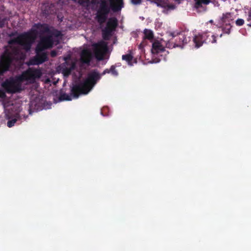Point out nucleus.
<instances>
[{
	"label": "nucleus",
	"instance_id": "nucleus-1",
	"mask_svg": "<svg viewBox=\"0 0 251 251\" xmlns=\"http://www.w3.org/2000/svg\"><path fill=\"white\" fill-rule=\"evenodd\" d=\"M92 3L95 5V20L100 25L106 21L111 10L118 12L124 7L123 0H110V3L106 0H99Z\"/></svg>",
	"mask_w": 251,
	"mask_h": 251
},
{
	"label": "nucleus",
	"instance_id": "nucleus-2",
	"mask_svg": "<svg viewBox=\"0 0 251 251\" xmlns=\"http://www.w3.org/2000/svg\"><path fill=\"white\" fill-rule=\"evenodd\" d=\"M101 78V75L97 70L90 72L87 78L83 81L75 84L71 88L73 96L78 98L80 94H87Z\"/></svg>",
	"mask_w": 251,
	"mask_h": 251
},
{
	"label": "nucleus",
	"instance_id": "nucleus-3",
	"mask_svg": "<svg viewBox=\"0 0 251 251\" xmlns=\"http://www.w3.org/2000/svg\"><path fill=\"white\" fill-rule=\"evenodd\" d=\"M37 32L33 31L30 32H25L18 35L17 37L10 39L8 41L10 45H19L26 50H29L32 43L36 38Z\"/></svg>",
	"mask_w": 251,
	"mask_h": 251
},
{
	"label": "nucleus",
	"instance_id": "nucleus-4",
	"mask_svg": "<svg viewBox=\"0 0 251 251\" xmlns=\"http://www.w3.org/2000/svg\"><path fill=\"white\" fill-rule=\"evenodd\" d=\"M42 75V73L40 69L29 68L22 73V75L18 77V80L20 81L26 80L33 83L36 79L40 78Z\"/></svg>",
	"mask_w": 251,
	"mask_h": 251
},
{
	"label": "nucleus",
	"instance_id": "nucleus-5",
	"mask_svg": "<svg viewBox=\"0 0 251 251\" xmlns=\"http://www.w3.org/2000/svg\"><path fill=\"white\" fill-rule=\"evenodd\" d=\"M216 37L214 35H210L207 33H203L202 34H198L193 38V42L195 47L197 48L200 47L204 43H215L216 42Z\"/></svg>",
	"mask_w": 251,
	"mask_h": 251
},
{
	"label": "nucleus",
	"instance_id": "nucleus-6",
	"mask_svg": "<svg viewBox=\"0 0 251 251\" xmlns=\"http://www.w3.org/2000/svg\"><path fill=\"white\" fill-rule=\"evenodd\" d=\"M2 87L8 93H15L21 90V85L17 80H6L2 84Z\"/></svg>",
	"mask_w": 251,
	"mask_h": 251
},
{
	"label": "nucleus",
	"instance_id": "nucleus-7",
	"mask_svg": "<svg viewBox=\"0 0 251 251\" xmlns=\"http://www.w3.org/2000/svg\"><path fill=\"white\" fill-rule=\"evenodd\" d=\"M54 43L51 35H46L41 37L40 40L36 47V50L43 51L46 49L51 48Z\"/></svg>",
	"mask_w": 251,
	"mask_h": 251
},
{
	"label": "nucleus",
	"instance_id": "nucleus-8",
	"mask_svg": "<svg viewBox=\"0 0 251 251\" xmlns=\"http://www.w3.org/2000/svg\"><path fill=\"white\" fill-rule=\"evenodd\" d=\"M188 34V31L181 32L176 34H175V32H172L171 33V35L173 37H176V35L178 36V38L176 39V43L175 44L176 47H182L190 41L191 39Z\"/></svg>",
	"mask_w": 251,
	"mask_h": 251
},
{
	"label": "nucleus",
	"instance_id": "nucleus-9",
	"mask_svg": "<svg viewBox=\"0 0 251 251\" xmlns=\"http://www.w3.org/2000/svg\"><path fill=\"white\" fill-rule=\"evenodd\" d=\"M94 51L96 56L100 59H102L103 55L106 52L108 49L107 44L103 41L99 42L97 43L94 44Z\"/></svg>",
	"mask_w": 251,
	"mask_h": 251
},
{
	"label": "nucleus",
	"instance_id": "nucleus-10",
	"mask_svg": "<svg viewBox=\"0 0 251 251\" xmlns=\"http://www.w3.org/2000/svg\"><path fill=\"white\" fill-rule=\"evenodd\" d=\"M36 54L33 58L30 60V64L31 65H40L48 60L47 52L43 51L36 50Z\"/></svg>",
	"mask_w": 251,
	"mask_h": 251
},
{
	"label": "nucleus",
	"instance_id": "nucleus-11",
	"mask_svg": "<svg viewBox=\"0 0 251 251\" xmlns=\"http://www.w3.org/2000/svg\"><path fill=\"white\" fill-rule=\"evenodd\" d=\"M92 57V53L88 50H83L80 53V60L82 63L89 65Z\"/></svg>",
	"mask_w": 251,
	"mask_h": 251
},
{
	"label": "nucleus",
	"instance_id": "nucleus-12",
	"mask_svg": "<svg viewBox=\"0 0 251 251\" xmlns=\"http://www.w3.org/2000/svg\"><path fill=\"white\" fill-rule=\"evenodd\" d=\"M164 47L159 42H155L152 45L151 52L153 54H158L164 51Z\"/></svg>",
	"mask_w": 251,
	"mask_h": 251
},
{
	"label": "nucleus",
	"instance_id": "nucleus-13",
	"mask_svg": "<svg viewBox=\"0 0 251 251\" xmlns=\"http://www.w3.org/2000/svg\"><path fill=\"white\" fill-rule=\"evenodd\" d=\"M118 25V20L116 18H110L107 22L105 27L114 30Z\"/></svg>",
	"mask_w": 251,
	"mask_h": 251
},
{
	"label": "nucleus",
	"instance_id": "nucleus-14",
	"mask_svg": "<svg viewBox=\"0 0 251 251\" xmlns=\"http://www.w3.org/2000/svg\"><path fill=\"white\" fill-rule=\"evenodd\" d=\"M220 20L221 24L230 23V21L232 20L231 13L230 12L223 13Z\"/></svg>",
	"mask_w": 251,
	"mask_h": 251
},
{
	"label": "nucleus",
	"instance_id": "nucleus-15",
	"mask_svg": "<svg viewBox=\"0 0 251 251\" xmlns=\"http://www.w3.org/2000/svg\"><path fill=\"white\" fill-rule=\"evenodd\" d=\"M113 30L108 28L105 27L102 30V35L103 39L105 40H109L110 37L111 36L112 32Z\"/></svg>",
	"mask_w": 251,
	"mask_h": 251
},
{
	"label": "nucleus",
	"instance_id": "nucleus-16",
	"mask_svg": "<svg viewBox=\"0 0 251 251\" xmlns=\"http://www.w3.org/2000/svg\"><path fill=\"white\" fill-rule=\"evenodd\" d=\"M72 97H74L75 98H76L73 95L72 93V92L71 91V95H69L65 93H61L59 97V100L60 101H64V100H71L72 99Z\"/></svg>",
	"mask_w": 251,
	"mask_h": 251
},
{
	"label": "nucleus",
	"instance_id": "nucleus-17",
	"mask_svg": "<svg viewBox=\"0 0 251 251\" xmlns=\"http://www.w3.org/2000/svg\"><path fill=\"white\" fill-rule=\"evenodd\" d=\"M133 59V56L131 54H126L122 55V59L126 61L129 66L133 65V62H132Z\"/></svg>",
	"mask_w": 251,
	"mask_h": 251
},
{
	"label": "nucleus",
	"instance_id": "nucleus-18",
	"mask_svg": "<svg viewBox=\"0 0 251 251\" xmlns=\"http://www.w3.org/2000/svg\"><path fill=\"white\" fill-rule=\"evenodd\" d=\"M75 64L74 63H72L71 66L69 68L65 67L63 69L62 72L63 74L65 76H68L70 75L72 71L75 69Z\"/></svg>",
	"mask_w": 251,
	"mask_h": 251
},
{
	"label": "nucleus",
	"instance_id": "nucleus-19",
	"mask_svg": "<svg viewBox=\"0 0 251 251\" xmlns=\"http://www.w3.org/2000/svg\"><path fill=\"white\" fill-rule=\"evenodd\" d=\"M144 38L148 39L149 40L153 39L154 37L153 33L150 29H145L144 30Z\"/></svg>",
	"mask_w": 251,
	"mask_h": 251
},
{
	"label": "nucleus",
	"instance_id": "nucleus-20",
	"mask_svg": "<svg viewBox=\"0 0 251 251\" xmlns=\"http://www.w3.org/2000/svg\"><path fill=\"white\" fill-rule=\"evenodd\" d=\"M221 27L224 33L229 34L232 26L231 25L230 23H226L222 24Z\"/></svg>",
	"mask_w": 251,
	"mask_h": 251
},
{
	"label": "nucleus",
	"instance_id": "nucleus-21",
	"mask_svg": "<svg viewBox=\"0 0 251 251\" xmlns=\"http://www.w3.org/2000/svg\"><path fill=\"white\" fill-rule=\"evenodd\" d=\"M210 2L209 0H196L195 7L199 8L202 7V4L207 5Z\"/></svg>",
	"mask_w": 251,
	"mask_h": 251
},
{
	"label": "nucleus",
	"instance_id": "nucleus-22",
	"mask_svg": "<svg viewBox=\"0 0 251 251\" xmlns=\"http://www.w3.org/2000/svg\"><path fill=\"white\" fill-rule=\"evenodd\" d=\"M110 73L113 76H117L118 75V72L116 70V67L114 65H112L109 69Z\"/></svg>",
	"mask_w": 251,
	"mask_h": 251
},
{
	"label": "nucleus",
	"instance_id": "nucleus-23",
	"mask_svg": "<svg viewBox=\"0 0 251 251\" xmlns=\"http://www.w3.org/2000/svg\"><path fill=\"white\" fill-rule=\"evenodd\" d=\"M7 21V18L6 17H2L0 16V28L4 27Z\"/></svg>",
	"mask_w": 251,
	"mask_h": 251
},
{
	"label": "nucleus",
	"instance_id": "nucleus-24",
	"mask_svg": "<svg viewBox=\"0 0 251 251\" xmlns=\"http://www.w3.org/2000/svg\"><path fill=\"white\" fill-rule=\"evenodd\" d=\"M17 119L16 118H14V119H13L11 120H9L8 122H7V126L9 127H12L14 124H15V123L17 122Z\"/></svg>",
	"mask_w": 251,
	"mask_h": 251
},
{
	"label": "nucleus",
	"instance_id": "nucleus-25",
	"mask_svg": "<svg viewBox=\"0 0 251 251\" xmlns=\"http://www.w3.org/2000/svg\"><path fill=\"white\" fill-rule=\"evenodd\" d=\"M235 24L237 26H242L244 24V20L242 19H238L236 21Z\"/></svg>",
	"mask_w": 251,
	"mask_h": 251
},
{
	"label": "nucleus",
	"instance_id": "nucleus-26",
	"mask_svg": "<svg viewBox=\"0 0 251 251\" xmlns=\"http://www.w3.org/2000/svg\"><path fill=\"white\" fill-rule=\"evenodd\" d=\"M247 21L248 22L247 25L251 27V10L249 12V14L247 19Z\"/></svg>",
	"mask_w": 251,
	"mask_h": 251
},
{
	"label": "nucleus",
	"instance_id": "nucleus-27",
	"mask_svg": "<svg viewBox=\"0 0 251 251\" xmlns=\"http://www.w3.org/2000/svg\"><path fill=\"white\" fill-rule=\"evenodd\" d=\"M50 55L51 57H55L57 55V51L56 50H52L50 51Z\"/></svg>",
	"mask_w": 251,
	"mask_h": 251
},
{
	"label": "nucleus",
	"instance_id": "nucleus-28",
	"mask_svg": "<svg viewBox=\"0 0 251 251\" xmlns=\"http://www.w3.org/2000/svg\"><path fill=\"white\" fill-rule=\"evenodd\" d=\"M5 97L6 94L5 92L3 90L0 89V98L4 99L5 98Z\"/></svg>",
	"mask_w": 251,
	"mask_h": 251
},
{
	"label": "nucleus",
	"instance_id": "nucleus-29",
	"mask_svg": "<svg viewBox=\"0 0 251 251\" xmlns=\"http://www.w3.org/2000/svg\"><path fill=\"white\" fill-rule=\"evenodd\" d=\"M108 73H110L109 70L108 69H106L104 70L103 71V72L100 75H101V76L102 75H105L106 74H108Z\"/></svg>",
	"mask_w": 251,
	"mask_h": 251
},
{
	"label": "nucleus",
	"instance_id": "nucleus-30",
	"mask_svg": "<svg viewBox=\"0 0 251 251\" xmlns=\"http://www.w3.org/2000/svg\"><path fill=\"white\" fill-rule=\"evenodd\" d=\"M132 2L134 4H140L141 2V0H132Z\"/></svg>",
	"mask_w": 251,
	"mask_h": 251
},
{
	"label": "nucleus",
	"instance_id": "nucleus-31",
	"mask_svg": "<svg viewBox=\"0 0 251 251\" xmlns=\"http://www.w3.org/2000/svg\"><path fill=\"white\" fill-rule=\"evenodd\" d=\"M36 27H37V28H39L40 27H43V25L42 24H38L36 25Z\"/></svg>",
	"mask_w": 251,
	"mask_h": 251
},
{
	"label": "nucleus",
	"instance_id": "nucleus-32",
	"mask_svg": "<svg viewBox=\"0 0 251 251\" xmlns=\"http://www.w3.org/2000/svg\"><path fill=\"white\" fill-rule=\"evenodd\" d=\"M44 29L46 31H47L49 30V28L47 26L44 28Z\"/></svg>",
	"mask_w": 251,
	"mask_h": 251
},
{
	"label": "nucleus",
	"instance_id": "nucleus-33",
	"mask_svg": "<svg viewBox=\"0 0 251 251\" xmlns=\"http://www.w3.org/2000/svg\"><path fill=\"white\" fill-rule=\"evenodd\" d=\"M222 36V34H220V37H221Z\"/></svg>",
	"mask_w": 251,
	"mask_h": 251
},
{
	"label": "nucleus",
	"instance_id": "nucleus-34",
	"mask_svg": "<svg viewBox=\"0 0 251 251\" xmlns=\"http://www.w3.org/2000/svg\"><path fill=\"white\" fill-rule=\"evenodd\" d=\"M210 23H212V22H213V21H212V20H210Z\"/></svg>",
	"mask_w": 251,
	"mask_h": 251
},
{
	"label": "nucleus",
	"instance_id": "nucleus-35",
	"mask_svg": "<svg viewBox=\"0 0 251 251\" xmlns=\"http://www.w3.org/2000/svg\"><path fill=\"white\" fill-rule=\"evenodd\" d=\"M136 62H137V61H136V59H135L134 63H136Z\"/></svg>",
	"mask_w": 251,
	"mask_h": 251
},
{
	"label": "nucleus",
	"instance_id": "nucleus-36",
	"mask_svg": "<svg viewBox=\"0 0 251 251\" xmlns=\"http://www.w3.org/2000/svg\"><path fill=\"white\" fill-rule=\"evenodd\" d=\"M223 1H226V0H222Z\"/></svg>",
	"mask_w": 251,
	"mask_h": 251
}]
</instances>
